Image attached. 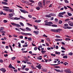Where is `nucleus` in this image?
<instances>
[{
    "mask_svg": "<svg viewBox=\"0 0 73 73\" xmlns=\"http://www.w3.org/2000/svg\"><path fill=\"white\" fill-rule=\"evenodd\" d=\"M32 34L31 33H27V36H32Z\"/></svg>",
    "mask_w": 73,
    "mask_h": 73,
    "instance_id": "nucleus-38",
    "label": "nucleus"
},
{
    "mask_svg": "<svg viewBox=\"0 0 73 73\" xmlns=\"http://www.w3.org/2000/svg\"><path fill=\"white\" fill-rule=\"evenodd\" d=\"M65 72L66 73H72V71L69 69H66L64 70Z\"/></svg>",
    "mask_w": 73,
    "mask_h": 73,
    "instance_id": "nucleus-5",
    "label": "nucleus"
},
{
    "mask_svg": "<svg viewBox=\"0 0 73 73\" xmlns=\"http://www.w3.org/2000/svg\"><path fill=\"white\" fill-rule=\"evenodd\" d=\"M21 34H22V35H23L27 36V33H24V32H21Z\"/></svg>",
    "mask_w": 73,
    "mask_h": 73,
    "instance_id": "nucleus-12",
    "label": "nucleus"
},
{
    "mask_svg": "<svg viewBox=\"0 0 73 73\" xmlns=\"http://www.w3.org/2000/svg\"><path fill=\"white\" fill-rule=\"evenodd\" d=\"M62 22L61 21H59V24H62Z\"/></svg>",
    "mask_w": 73,
    "mask_h": 73,
    "instance_id": "nucleus-49",
    "label": "nucleus"
},
{
    "mask_svg": "<svg viewBox=\"0 0 73 73\" xmlns=\"http://www.w3.org/2000/svg\"><path fill=\"white\" fill-rule=\"evenodd\" d=\"M55 53H56V54H60V52H57V51H56L55 52Z\"/></svg>",
    "mask_w": 73,
    "mask_h": 73,
    "instance_id": "nucleus-37",
    "label": "nucleus"
},
{
    "mask_svg": "<svg viewBox=\"0 0 73 73\" xmlns=\"http://www.w3.org/2000/svg\"><path fill=\"white\" fill-rule=\"evenodd\" d=\"M3 10L5 11L8 12L9 11V9H3Z\"/></svg>",
    "mask_w": 73,
    "mask_h": 73,
    "instance_id": "nucleus-14",
    "label": "nucleus"
},
{
    "mask_svg": "<svg viewBox=\"0 0 73 73\" xmlns=\"http://www.w3.org/2000/svg\"><path fill=\"white\" fill-rule=\"evenodd\" d=\"M50 16H56V15L54 13H51L50 14Z\"/></svg>",
    "mask_w": 73,
    "mask_h": 73,
    "instance_id": "nucleus-15",
    "label": "nucleus"
},
{
    "mask_svg": "<svg viewBox=\"0 0 73 73\" xmlns=\"http://www.w3.org/2000/svg\"><path fill=\"white\" fill-rule=\"evenodd\" d=\"M68 15V16H71L72 15V14L71 13H70L69 12H67Z\"/></svg>",
    "mask_w": 73,
    "mask_h": 73,
    "instance_id": "nucleus-24",
    "label": "nucleus"
},
{
    "mask_svg": "<svg viewBox=\"0 0 73 73\" xmlns=\"http://www.w3.org/2000/svg\"><path fill=\"white\" fill-rule=\"evenodd\" d=\"M9 48H10L11 51H12V52H13V50H12V47L11 46V45H9Z\"/></svg>",
    "mask_w": 73,
    "mask_h": 73,
    "instance_id": "nucleus-26",
    "label": "nucleus"
},
{
    "mask_svg": "<svg viewBox=\"0 0 73 73\" xmlns=\"http://www.w3.org/2000/svg\"><path fill=\"white\" fill-rule=\"evenodd\" d=\"M20 11L22 13H28V12L25 10L21 9H20Z\"/></svg>",
    "mask_w": 73,
    "mask_h": 73,
    "instance_id": "nucleus-4",
    "label": "nucleus"
},
{
    "mask_svg": "<svg viewBox=\"0 0 73 73\" xmlns=\"http://www.w3.org/2000/svg\"><path fill=\"white\" fill-rule=\"evenodd\" d=\"M42 71L44 72H47V69H43L42 70Z\"/></svg>",
    "mask_w": 73,
    "mask_h": 73,
    "instance_id": "nucleus-18",
    "label": "nucleus"
},
{
    "mask_svg": "<svg viewBox=\"0 0 73 73\" xmlns=\"http://www.w3.org/2000/svg\"><path fill=\"white\" fill-rule=\"evenodd\" d=\"M38 6L42 8V3L41 2H39L38 3Z\"/></svg>",
    "mask_w": 73,
    "mask_h": 73,
    "instance_id": "nucleus-3",
    "label": "nucleus"
},
{
    "mask_svg": "<svg viewBox=\"0 0 73 73\" xmlns=\"http://www.w3.org/2000/svg\"><path fill=\"white\" fill-rule=\"evenodd\" d=\"M13 66H12V64H10L9 66V68H11Z\"/></svg>",
    "mask_w": 73,
    "mask_h": 73,
    "instance_id": "nucleus-32",
    "label": "nucleus"
},
{
    "mask_svg": "<svg viewBox=\"0 0 73 73\" xmlns=\"http://www.w3.org/2000/svg\"><path fill=\"white\" fill-rule=\"evenodd\" d=\"M33 32L35 33V34L36 35H38V33H39V32L38 31H33Z\"/></svg>",
    "mask_w": 73,
    "mask_h": 73,
    "instance_id": "nucleus-11",
    "label": "nucleus"
},
{
    "mask_svg": "<svg viewBox=\"0 0 73 73\" xmlns=\"http://www.w3.org/2000/svg\"><path fill=\"white\" fill-rule=\"evenodd\" d=\"M9 16L10 17H12L13 16V15L12 13H10L9 14Z\"/></svg>",
    "mask_w": 73,
    "mask_h": 73,
    "instance_id": "nucleus-29",
    "label": "nucleus"
},
{
    "mask_svg": "<svg viewBox=\"0 0 73 73\" xmlns=\"http://www.w3.org/2000/svg\"><path fill=\"white\" fill-rule=\"evenodd\" d=\"M36 9L38 11L40 9V7H37L36 8Z\"/></svg>",
    "mask_w": 73,
    "mask_h": 73,
    "instance_id": "nucleus-33",
    "label": "nucleus"
},
{
    "mask_svg": "<svg viewBox=\"0 0 73 73\" xmlns=\"http://www.w3.org/2000/svg\"><path fill=\"white\" fill-rule=\"evenodd\" d=\"M51 55L52 56H56V54H51Z\"/></svg>",
    "mask_w": 73,
    "mask_h": 73,
    "instance_id": "nucleus-64",
    "label": "nucleus"
},
{
    "mask_svg": "<svg viewBox=\"0 0 73 73\" xmlns=\"http://www.w3.org/2000/svg\"><path fill=\"white\" fill-rule=\"evenodd\" d=\"M42 37H47L48 36L46 35H45V34H44L42 36Z\"/></svg>",
    "mask_w": 73,
    "mask_h": 73,
    "instance_id": "nucleus-46",
    "label": "nucleus"
},
{
    "mask_svg": "<svg viewBox=\"0 0 73 73\" xmlns=\"http://www.w3.org/2000/svg\"><path fill=\"white\" fill-rule=\"evenodd\" d=\"M54 70H55V71H56L57 72H61V70H60L54 69Z\"/></svg>",
    "mask_w": 73,
    "mask_h": 73,
    "instance_id": "nucleus-20",
    "label": "nucleus"
},
{
    "mask_svg": "<svg viewBox=\"0 0 73 73\" xmlns=\"http://www.w3.org/2000/svg\"><path fill=\"white\" fill-rule=\"evenodd\" d=\"M63 58H68V56H64L63 57Z\"/></svg>",
    "mask_w": 73,
    "mask_h": 73,
    "instance_id": "nucleus-31",
    "label": "nucleus"
},
{
    "mask_svg": "<svg viewBox=\"0 0 73 73\" xmlns=\"http://www.w3.org/2000/svg\"><path fill=\"white\" fill-rule=\"evenodd\" d=\"M50 31H52V32H56V30L54 29H51Z\"/></svg>",
    "mask_w": 73,
    "mask_h": 73,
    "instance_id": "nucleus-23",
    "label": "nucleus"
},
{
    "mask_svg": "<svg viewBox=\"0 0 73 73\" xmlns=\"http://www.w3.org/2000/svg\"><path fill=\"white\" fill-rule=\"evenodd\" d=\"M22 62H24V63H25V64H26L27 62H27V61H25V60H23L22 61Z\"/></svg>",
    "mask_w": 73,
    "mask_h": 73,
    "instance_id": "nucleus-52",
    "label": "nucleus"
},
{
    "mask_svg": "<svg viewBox=\"0 0 73 73\" xmlns=\"http://www.w3.org/2000/svg\"><path fill=\"white\" fill-rule=\"evenodd\" d=\"M46 17H51V16H50V15L49 14V15H46Z\"/></svg>",
    "mask_w": 73,
    "mask_h": 73,
    "instance_id": "nucleus-22",
    "label": "nucleus"
},
{
    "mask_svg": "<svg viewBox=\"0 0 73 73\" xmlns=\"http://www.w3.org/2000/svg\"><path fill=\"white\" fill-rule=\"evenodd\" d=\"M8 54H5L4 55V56H5V57H8Z\"/></svg>",
    "mask_w": 73,
    "mask_h": 73,
    "instance_id": "nucleus-60",
    "label": "nucleus"
},
{
    "mask_svg": "<svg viewBox=\"0 0 73 73\" xmlns=\"http://www.w3.org/2000/svg\"><path fill=\"white\" fill-rule=\"evenodd\" d=\"M1 71H2L3 73H5L6 72V70L4 68H2L0 69Z\"/></svg>",
    "mask_w": 73,
    "mask_h": 73,
    "instance_id": "nucleus-7",
    "label": "nucleus"
},
{
    "mask_svg": "<svg viewBox=\"0 0 73 73\" xmlns=\"http://www.w3.org/2000/svg\"><path fill=\"white\" fill-rule=\"evenodd\" d=\"M15 25L17 27H21V25H19V24H15Z\"/></svg>",
    "mask_w": 73,
    "mask_h": 73,
    "instance_id": "nucleus-13",
    "label": "nucleus"
},
{
    "mask_svg": "<svg viewBox=\"0 0 73 73\" xmlns=\"http://www.w3.org/2000/svg\"><path fill=\"white\" fill-rule=\"evenodd\" d=\"M30 11L32 12H33V9H31L30 10Z\"/></svg>",
    "mask_w": 73,
    "mask_h": 73,
    "instance_id": "nucleus-62",
    "label": "nucleus"
},
{
    "mask_svg": "<svg viewBox=\"0 0 73 73\" xmlns=\"http://www.w3.org/2000/svg\"><path fill=\"white\" fill-rule=\"evenodd\" d=\"M13 9H11V10H9V12H13Z\"/></svg>",
    "mask_w": 73,
    "mask_h": 73,
    "instance_id": "nucleus-42",
    "label": "nucleus"
},
{
    "mask_svg": "<svg viewBox=\"0 0 73 73\" xmlns=\"http://www.w3.org/2000/svg\"><path fill=\"white\" fill-rule=\"evenodd\" d=\"M52 26V27H57V26L56 25H51V26Z\"/></svg>",
    "mask_w": 73,
    "mask_h": 73,
    "instance_id": "nucleus-28",
    "label": "nucleus"
},
{
    "mask_svg": "<svg viewBox=\"0 0 73 73\" xmlns=\"http://www.w3.org/2000/svg\"><path fill=\"white\" fill-rule=\"evenodd\" d=\"M68 24L70 26L73 27V23L71 22L70 21L68 22Z\"/></svg>",
    "mask_w": 73,
    "mask_h": 73,
    "instance_id": "nucleus-6",
    "label": "nucleus"
},
{
    "mask_svg": "<svg viewBox=\"0 0 73 73\" xmlns=\"http://www.w3.org/2000/svg\"><path fill=\"white\" fill-rule=\"evenodd\" d=\"M68 54L70 56H72V55H73V53H72V52H70Z\"/></svg>",
    "mask_w": 73,
    "mask_h": 73,
    "instance_id": "nucleus-34",
    "label": "nucleus"
},
{
    "mask_svg": "<svg viewBox=\"0 0 73 73\" xmlns=\"http://www.w3.org/2000/svg\"><path fill=\"white\" fill-rule=\"evenodd\" d=\"M3 30H4V27H1L0 28V33H6V32Z\"/></svg>",
    "mask_w": 73,
    "mask_h": 73,
    "instance_id": "nucleus-2",
    "label": "nucleus"
},
{
    "mask_svg": "<svg viewBox=\"0 0 73 73\" xmlns=\"http://www.w3.org/2000/svg\"><path fill=\"white\" fill-rule=\"evenodd\" d=\"M20 18H21V19H24V20H26V19L25 18L23 17L22 16H20Z\"/></svg>",
    "mask_w": 73,
    "mask_h": 73,
    "instance_id": "nucleus-35",
    "label": "nucleus"
},
{
    "mask_svg": "<svg viewBox=\"0 0 73 73\" xmlns=\"http://www.w3.org/2000/svg\"><path fill=\"white\" fill-rule=\"evenodd\" d=\"M36 67L38 68L39 69H41V64H39L38 66H37Z\"/></svg>",
    "mask_w": 73,
    "mask_h": 73,
    "instance_id": "nucleus-8",
    "label": "nucleus"
},
{
    "mask_svg": "<svg viewBox=\"0 0 73 73\" xmlns=\"http://www.w3.org/2000/svg\"><path fill=\"white\" fill-rule=\"evenodd\" d=\"M46 52V51H41V53H45V52Z\"/></svg>",
    "mask_w": 73,
    "mask_h": 73,
    "instance_id": "nucleus-57",
    "label": "nucleus"
},
{
    "mask_svg": "<svg viewBox=\"0 0 73 73\" xmlns=\"http://www.w3.org/2000/svg\"><path fill=\"white\" fill-rule=\"evenodd\" d=\"M56 38H60L61 37L58 36L56 35Z\"/></svg>",
    "mask_w": 73,
    "mask_h": 73,
    "instance_id": "nucleus-61",
    "label": "nucleus"
},
{
    "mask_svg": "<svg viewBox=\"0 0 73 73\" xmlns=\"http://www.w3.org/2000/svg\"><path fill=\"white\" fill-rule=\"evenodd\" d=\"M70 38H66V41H70Z\"/></svg>",
    "mask_w": 73,
    "mask_h": 73,
    "instance_id": "nucleus-30",
    "label": "nucleus"
},
{
    "mask_svg": "<svg viewBox=\"0 0 73 73\" xmlns=\"http://www.w3.org/2000/svg\"><path fill=\"white\" fill-rule=\"evenodd\" d=\"M14 20H20V19H19V18L17 17H15L14 18Z\"/></svg>",
    "mask_w": 73,
    "mask_h": 73,
    "instance_id": "nucleus-40",
    "label": "nucleus"
},
{
    "mask_svg": "<svg viewBox=\"0 0 73 73\" xmlns=\"http://www.w3.org/2000/svg\"><path fill=\"white\" fill-rule=\"evenodd\" d=\"M11 59L12 60H15V59H16V57L15 56L13 57Z\"/></svg>",
    "mask_w": 73,
    "mask_h": 73,
    "instance_id": "nucleus-39",
    "label": "nucleus"
},
{
    "mask_svg": "<svg viewBox=\"0 0 73 73\" xmlns=\"http://www.w3.org/2000/svg\"><path fill=\"white\" fill-rule=\"evenodd\" d=\"M34 50H37V47H35L34 48Z\"/></svg>",
    "mask_w": 73,
    "mask_h": 73,
    "instance_id": "nucleus-43",
    "label": "nucleus"
},
{
    "mask_svg": "<svg viewBox=\"0 0 73 73\" xmlns=\"http://www.w3.org/2000/svg\"><path fill=\"white\" fill-rule=\"evenodd\" d=\"M61 48L62 50H66V49L64 48L63 47H62Z\"/></svg>",
    "mask_w": 73,
    "mask_h": 73,
    "instance_id": "nucleus-44",
    "label": "nucleus"
},
{
    "mask_svg": "<svg viewBox=\"0 0 73 73\" xmlns=\"http://www.w3.org/2000/svg\"><path fill=\"white\" fill-rule=\"evenodd\" d=\"M54 68H58L60 67L59 66H54Z\"/></svg>",
    "mask_w": 73,
    "mask_h": 73,
    "instance_id": "nucleus-53",
    "label": "nucleus"
},
{
    "mask_svg": "<svg viewBox=\"0 0 73 73\" xmlns=\"http://www.w3.org/2000/svg\"><path fill=\"white\" fill-rule=\"evenodd\" d=\"M64 29H72V27H70L69 26H68L67 27V28H66V27H65L64 26Z\"/></svg>",
    "mask_w": 73,
    "mask_h": 73,
    "instance_id": "nucleus-9",
    "label": "nucleus"
},
{
    "mask_svg": "<svg viewBox=\"0 0 73 73\" xmlns=\"http://www.w3.org/2000/svg\"><path fill=\"white\" fill-rule=\"evenodd\" d=\"M20 24L21 26H22V27H24V24H23L22 22H20L19 23Z\"/></svg>",
    "mask_w": 73,
    "mask_h": 73,
    "instance_id": "nucleus-27",
    "label": "nucleus"
},
{
    "mask_svg": "<svg viewBox=\"0 0 73 73\" xmlns=\"http://www.w3.org/2000/svg\"><path fill=\"white\" fill-rule=\"evenodd\" d=\"M45 0H43V4L44 6H45Z\"/></svg>",
    "mask_w": 73,
    "mask_h": 73,
    "instance_id": "nucleus-21",
    "label": "nucleus"
},
{
    "mask_svg": "<svg viewBox=\"0 0 73 73\" xmlns=\"http://www.w3.org/2000/svg\"><path fill=\"white\" fill-rule=\"evenodd\" d=\"M30 2H31V3H35V1L33 0H30L29 1Z\"/></svg>",
    "mask_w": 73,
    "mask_h": 73,
    "instance_id": "nucleus-45",
    "label": "nucleus"
},
{
    "mask_svg": "<svg viewBox=\"0 0 73 73\" xmlns=\"http://www.w3.org/2000/svg\"><path fill=\"white\" fill-rule=\"evenodd\" d=\"M50 3V1H47L46 2V4H48V3Z\"/></svg>",
    "mask_w": 73,
    "mask_h": 73,
    "instance_id": "nucleus-47",
    "label": "nucleus"
},
{
    "mask_svg": "<svg viewBox=\"0 0 73 73\" xmlns=\"http://www.w3.org/2000/svg\"><path fill=\"white\" fill-rule=\"evenodd\" d=\"M64 26L65 27H68V24H66L64 25Z\"/></svg>",
    "mask_w": 73,
    "mask_h": 73,
    "instance_id": "nucleus-59",
    "label": "nucleus"
},
{
    "mask_svg": "<svg viewBox=\"0 0 73 73\" xmlns=\"http://www.w3.org/2000/svg\"><path fill=\"white\" fill-rule=\"evenodd\" d=\"M25 70L26 71H28V70H29V68H25Z\"/></svg>",
    "mask_w": 73,
    "mask_h": 73,
    "instance_id": "nucleus-63",
    "label": "nucleus"
},
{
    "mask_svg": "<svg viewBox=\"0 0 73 73\" xmlns=\"http://www.w3.org/2000/svg\"><path fill=\"white\" fill-rule=\"evenodd\" d=\"M2 4H5V5H8V3L5 2H2Z\"/></svg>",
    "mask_w": 73,
    "mask_h": 73,
    "instance_id": "nucleus-17",
    "label": "nucleus"
},
{
    "mask_svg": "<svg viewBox=\"0 0 73 73\" xmlns=\"http://www.w3.org/2000/svg\"><path fill=\"white\" fill-rule=\"evenodd\" d=\"M62 31V29H58L57 30H56V32H58Z\"/></svg>",
    "mask_w": 73,
    "mask_h": 73,
    "instance_id": "nucleus-19",
    "label": "nucleus"
},
{
    "mask_svg": "<svg viewBox=\"0 0 73 73\" xmlns=\"http://www.w3.org/2000/svg\"><path fill=\"white\" fill-rule=\"evenodd\" d=\"M3 22L4 23H7V21L6 20H4Z\"/></svg>",
    "mask_w": 73,
    "mask_h": 73,
    "instance_id": "nucleus-56",
    "label": "nucleus"
},
{
    "mask_svg": "<svg viewBox=\"0 0 73 73\" xmlns=\"http://www.w3.org/2000/svg\"><path fill=\"white\" fill-rule=\"evenodd\" d=\"M20 29H21V30H22V31H25V29H23L21 28H20Z\"/></svg>",
    "mask_w": 73,
    "mask_h": 73,
    "instance_id": "nucleus-51",
    "label": "nucleus"
},
{
    "mask_svg": "<svg viewBox=\"0 0 73 73\" xmlns=\"http://www.w3.org/2000/svg\"><path fill=\"white\" fill-rule=\"evenodd\" d=\"M16 6L17 7H19V8H22V9L23 8V7H21L20 6L18 5H16Z\"/></svg>",
    "mask_w": 73,
    "mask_h": 73,
    "instance_id": "nucleus-55",
    "label": "nucleus"
},
{
    "mask_svg": "<svg viewBox=\"0 0 73 73\" xmlns=\"http://www.w3.org/2000/svg\"><path fill=\"white\" fill-rule=\"evenodd\" d=\"M26 24L27 25H29V26H31V27H32V26H33V25H32L31 24L28 23H27Z\"/></svg>",
    "mask_w": 73,
    "mask_h": 73,
    "instance_id": "nucleus-25",
    "label": "nucleus"
},
{
    "mask_svg": "<svg viewBox=\"0 0 73 73\" xmlns=\"http://www.w3.org/2000/svg\"><path fill=\"white\" fill-rule=\"evenodd\" d=\"M24 58H25L26 59V61H29V60L28 59V58L27 57H26V56H24Z\"/></svg>",
    "mask_w": 73,
    "mask_h": 73,
    "instance_id": "nucleus-41",
    "label": "nucleus"
},
{
    "mask_svg": "<svg viewBox=\"0 0 73 73\" xmlns=\"http://www.w3.org/2000/svg\"><path fill=\"white\" fill-rule=\"evenodd\" d=\"M65 13H66V12H63L61 13H60V14H61V15H64V14H65Z\"/></svg>",
    "mask_w": 73,
    "mask_h": 73,
    "instance_id": "nucleus-36",
    "label": "nucleus"
},
{
    "mask_svg": "<svg viewBox=\"0 0 73 73\" xmlns=\"http://www.w3.org/2000/svg\"><path fill=\"white\" fill-rule=\"evenodd\" d=\"M58 16L60 17H64V16L61 15V13H59V15H58Z\"/></svg>",
    "mask_w": 73,
    "mask_h": 73,
    "instance_id": "nucleus-16",
    "label": "nucleus"
},
{
    "mask_svg": "<svg viewBox=\"0 0 73 73\" xmlns=\"http://www.w3.org/2000/svg\"><path fill=\"white\" fill-rule=\"evenodd\" d=\"M65 2L66 3H69V1H67V0H65Z\"/></svg>",
    "mask_w": 73,
    "mask_h": 73,
    "instance_id": "nucleus-54",
    "label": "nucleus"
},
{
    "mask_svg": "<svg viewBox=\"0 0 73 73\" xmlns=\"http://www.w3.org/2000/svg\"><path fill=\"white\" fill-rule=\"evenodd\" d=\"M64 9L66 10L67 9H68V8H67V7H66V6H64Z\"/></svg>",
    "mask_w": 73,
    "mask_h": 73,
    "instance_id": "nucleus-58",
    "label": "nucleus"
},
{
    "mask_svg": "<svg viewBox=\"0 0 73 73\" xmlns=\"http://www.w3.org/2000/svg\"><path fill=\"white\" fill-rule=\"evenodd\" d=\"M26 29L27 30V31H31V29L29 27H26Z\"/></svg>",
    "mask_w": 73,
    "mask_h": 73,
    "instance_id": "nucleus-10",
    "label": "nucleus"
},
{
    "mask_svg": "<svg viewBox=\"0 0 73 73\" xmlns=\"http://www.w3.org/2000/svg\"><path fill=\"white\" fill-rule=\"evenodd\" d=\"M18 44H19L18 46L19 47H20V46H21V44H20V42H18Z\"/></svg>",
    "mask_w": 73,
    "mask_h": 73,
    "instance_id": "nucleus-48",
    "label": "nucleus"
},
{
    "mask_svg": "<svg viewBox=\"0 0 73 73\" xmlns=\"http://www.w3.org/2000/svg\"><path fill=\"white\" fill-rule=\"evenodd\" d=\"M44 23H46L44 24L45 25L48 26H51V24H53V23L51 22H48V21L47 20L44 21Z\"/></svg>",
    "mask_w": 73,
    "mask_h": 73,
    "instance_id": "nucleus-1",
    "label": "nucleus"
},
{
    "mask_svg": "<svg viewBox=\"0 0 73 73\" xmlns=\"http://www.w3.org/2000/svg\"><path fill=\"white\" fill-rule=\"evenodd\" d=\"M22 2L23 3H26V1H25L24 0H23L22 1Z\"/></svg>",
    "mask_w": 73,
    "mask_h": 73,
    "instance_id": "nucleus-50",
    "label": "nucleus"
}]
</instances>
